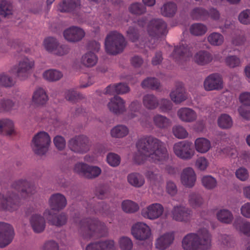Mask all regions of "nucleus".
Listing matches in <instances>:
<instances>
[{"label":"nucleus","instance_id":"1","mask_svg":"<svg viewBox=\"0 0 250 250\" xmlns=\"http://www.w3.org/2000/svg\"><path fill=\"white\" fill-rule=\"evenodd\" d=\"M138 152L133 160L138 164L146 159L158 165L165 163L169 159V153L166 144L159 139L146 135L141 137L136 143Z\"/></svg>","mask_w":250,"mask_h":250},{"label":"nucleus","instance_id":"2","mask_svg":"<svg viewBox=\"0 0 250 250\" xmlns=\"http://www.w3.org/2000/svg\"><path fill=\"white\" fill-rule=\"evenodd\" d=\"M211 240L208 230L203 228L197 233L186 235L182 241V247L185 250H207L211 246Z\"/></svg>","mask_w":250,"mask_h":250},{"label":"nucleus","instance_id":"3","mask_svg":"<svg viewBox=\"0 0 250 250\" xmlns=\"http://www.w3.org/2000/svg\"><path fill=\"white\" fill-rule=\"evenodd\" d=\"M126 45L124 36L116 31L109 32L104 40L105 51L111 55H117L123 51Z\"/></svg>","mask_w":250,"mask_h":250},{"label":"nucleus","instance_id":"4","mask_svg":"<svg viewBox=\"0 0 250 250\" xmlns=\"http://www.w3.org/2000/svg\"><path fill=\"white\" fill-rule=\"evenodd\" d=\"M51 143V137L49 134L45 131H41L33 136L31 146L34 153L42 156L48 152Z\"/></svg>","mask_w":250,"mask_h":250},{"label":"nucleus","instance_id":"5","mask_svg":"<svg viewBox=\"0 0 250 250\" xmlns=\"http://www.w3.org/2000/svg\"><path fill=\"white\" fill-rule=\"evenodd\" d=\"M172 149L176 156L185 161L191 160L195 154L191 143L188 141H180L174 144Z\"/></svg>","mask_w":250,"mask_h":250},{"label":"nucleus","instance_id":"6","mask_svg":"<svg viewBox=\"0 0 250 250\" xmlns=\"http://www.w3.org/2000/svg\"><path fill=\"white\" fill-rule=\"evenodd\" d=\"M35 62L32 58L25 57L18 62L16 69L17 77L21 81L27 79L33 71Z\"/></svg>","mask_w":250,"mask_h":250},{"label":"nucleus","instance_id":"7","mask_svg":"<svg viewBox=\"0 0 250 250\" xmlns=\"http://www.w3.org/2000/svg\"><path fill=\"white\" fill-rule=\"evenodd\" d=\"M20 205L18 196L12 191L6 193H0V210L14 211L16 210Z\"/></svg>","mask_w":250,"mask_h":250},{"label":"nucleus","instance_id":"8","mask_svg":"<svg viewBox=\"0 0 250 250\" xmlns=\"http://www.w3.org/2000/svg\"><path fill=\"white\" fill-rule=\"evenodd\" d=\"M91 145L89 138L83 135L76 136L69 142V147L71 150L79 153H85L89 151Z\"/></svg>","mask_w":250,"mask_h":250},{"label":"nucleus","instance_id":"9","mask_svg":"<svg viewBox=\"0 0 250 250\" xmlns=\"http://www.w3.org/2000/svg\"><path fill=\"white\" fill-rule=\"evenodd\" d=\"M14 236L12 226L5 222H0V248H4L10 244Z\"/></svg>","mask_w":250,"mask_h":250},{"label":"nucleus","instance_id":"10","mask_svg":"<svg viewBox=\"0 0 250 250\" xmlns=\"http://www.w3.org/2000/svg\"><path fill=\"white\" fill-rule=\"evenodd\" d=\"M164 210V207L161 204L153 203L143 208L141 214L145 218L154 220L160 217Z\"/></svg>","mask_w":250,"mask_h":250},{"label":"nucleus","instance_id":"11","mask_svg":"<svg viewBox=\"0 0 250 250\" xmlns=\"http://www.w3.org/2000/svg\"><path fill=\"white\" fill-rule=\"evenodd\" d=\"M223 86L222 77L218 73L210 74L204 82V87L206 91L219 90Z\"/></svg>","mask_w":250,"mask_h":250},{"label":"nucleus","instance_id":"12","mask_svg":"<svg viewBox=\"0 0 250 250\" xmlns=\"http://www.w3.org/2000/svg\"><path fill=\"white\" fill-rule=\"evenodd\" d=\"M63 35L68 42H77L84 37L85 32L83 28L79 26H72L63 31Z\"/></svg>","mask_w":250,"mask_h":250},{"label":"nucleus","instance_id":"13","mask_svg":"<svg viewBox=\"0 0 250 250\" xmlns=\"http://www.w3.org/2000/svg\"><path fill=\"white\" fill-rule=\"evenodd\" d=\"M131 233L135 239L139 240H146L151 235L149 227L142 222L137 223L132 226Z\"/></svg>","mask_w":250,"mask_h":250},{"label":"nucleus","instance_id":"14","mask_svg":"<svg viewBox=\"0 0 250 250\" xmlns=\"http://www.w3.org/2000/svg\"><path fill=\"white\" fill-rule=\"evenodd\" d=\"M191 211L182 205L175 206L171 210V217L178 222H188L191 218Z\"/></svg>","mask_w":250,"mask_h":250},{"label":"nucleus","instance_id":"15","mask_svg":"<svg viewBox=\"0 0 250 250\" xmlns=\"http://www.w3.org/2000/svg\"><path fill=\"white\" fill-rule=\"evenodd\" d=\"M104 224L97 220L92 221L86 226L81 229L83 236L84 238H89L96 233H99L105 229Z\"/></svg>","mask_w":250,"mask_h":250},{"label":"nucleus","instance_id":"16","mask_svg":"<svg viewBox=\"0 0 250 250\" xmlns=\"http://www.w3.org/2000/svg\"><path fill=\"white\" fill-rule=\"evenodd\" d=\"M147 31L150 36L164 35L167 32V26L162 20L153 19L147 25Z\"/></svg>","mask_w":250,"mask_h":250},{"label":"nucleus","instance_id":"17","mask_svg":"<svg viewBox=\"0 0 250 250\" xmlns=\"http://www.w3.org/2000/svg\"><path fill=\"white\" fill-rule=\"evenodd\" d=\"M125 101L121 97L115 96L110 99L107 104L109 110L116 114H121L126 110Z\"/></svg>","mask_w":250,"mask_h":250},{"label":"nucleus","instance_id":"18","mask_svg":"<svg viewBox=\"0 0 250 250\" xmlns=\"http://www.w3.org/2000/svg\"><path fill=\"white\" fill-rule=\"evenodd\" d=\"M180 180L184 186L188 188L193 187L196 181V174L193 168L187 167L183 169L181 173Z\"/></svg>","mask_w":250,"mask_h":250},{"label":"nucleus","instance_id":"19","mask_svg":"<svg viewBox=\"0 0 250 250\" xmlns=\"http://www.w3.org/2000/svg\"><path fill=\"white\" fill-rule=\"evenodd\" d=\"M174 234L173 232H167L161 234L155 243V248L159 250H166L173 243Z\"/></svg>","mask_w":250,"mask_h":250},{"label":"nucleus","instance_id":"20","mask_svg":"<svg viewBox=\"0 0 250 250\" xmlns=\"http://www.w3.org/2000/svg\"><path fill=\"white\" fill-rule=\"evenodd\" d=\"M48 204L51 209L55 211H59L63 209L67 205V201L62 194L55 193L49 198Z\"/></svg>","mask_w":250,"mask_h":250},{"label":"nucleus","instance_id":"21","mask_svg":"<svg viewBox=\"0 0 250 250\" xmlns=\"http://www.w3.org/2000/svg\"><path fill=\"white\" fill-rule=\"evenodd\" d=\"M85 250H116V244L112 239L100 241L89 244Z\"/></svg>","mask_w":250,"mask_h":250},{"label":"nucleus","instance_id":"22","mask_svg":"<svg viewBox=\"0 0 250 250\" xmlns=\"http://www.w3.org/2000/svg\"><path fill=\"white\" fill-rule=\"evenodd\" d=\"M177 117L185 123H192L196 121L197 114L193 109L189 107H181L177 112Z\"/></svg>","mask_w":250,"mask_h":250},{"label":"nucleus","instance_id":"23","mask_svg":"<svg viewBox=\"0 0 250 250\" xmlns=\"http://www.w3.org/2000/svg\"><path fill=\"white\" fill-rule=\"evenodd\" d=\"M171 100L176 104H180L188 98V95L182 84L177 85L169 94Z\"/></svg>","mask_w":250,"mask_h":250},{"label":"nucleus","instance_id":"24","mask_svg":"<svg viewBox=\"0 0 250 250\" xmlns=\"http://www.w3.org/2000/svg\"><path fill=\"white\" fill-rule=\"evenodd\" d=\"M13 187L18 190L21 189V195L25 198L35 193V188L27 181L20 180L16 182Z\"/></svg>","mask_w":250,"mask_h":250},{"label":"nucleus","instance_id":"25","mask_svg":"<svg viewBox=\"0 0 250 250\" xmlns=\"http://www.w3.org/2000/svg\"><path fill=\"white\" fill-rule=\"evenodd\" d=\"M193 51V47L191 45L182 43L175 49L173 55L175 58L186 61L192 56Z\"/></svg>","mask_w":250,"mask_h":250},{"label":"nucleus","instance_id":"26","mask_svg":"<svg viewBox=\"0 0 250 250\" xmlns=\"http://www.w3.org/2000/svg\"><path fill=\"white\" fill-rule=\"evenodd\" d=\"M30 224L34 231L36 233L42 232L45 227V221L44 217L39 214H34L31 216Z\"/></svg>","mask_w":250,"mask_h":250},{"label":"nucleus","instance_id":"27","mask_svg":"<svg viewBox=\"0 0 250 250\" xmlns=\"http://www.w3.org/2000/svg\"><path fill=\"white\" fill-rule=\"evenodd\" d=\"M48 100V97L44 89L37 88L33 93L32 103L36 105H42Z\"/></svg>","mask_w":250,"mask_h":250},{"label":"nucleus","instance_id":"28","mask_svg":"<svg viewBox=\"0 0 250 250\" xmlns=\"http://www.w3.org/2000/svg\"><path fill=\"white\" fill-rule=\"evenodd\" d=\"M195 150L200 154L207 153L211 148L210 141L204 137L197 138L194 142Z\"/></svg>","mask_w":250,"mask_h":250},{"label":"nucleus","instance_id":"29","mask_svg":"<svg viewBox=\"0 0 250 250\" xmlns=\"http://www.w3.org/2000/svg\"><path fill=\"white\" fill-rule=\"evenodd\" d=\"M193 61L200 65H205L213 60L212 55L207 51H199L194 56Z\"/></svg>","mask_w":250,"mask_h":250},{"label":"nucleus","instance_id":"30","mask_svg":"<svg viewBox=\"0 0 250 250\" xmlns=\"http://www.w3.org/2000/svg\"><path fill=\"white\" fill-rule=\"evenodd\" d=\"M13 13L14 8L11 0H0V16L9 18Z\"/></svg>","mask_w":250,"mask_h":250},{"label":"nucleus","instance_id":"31","mask_svg":"<svg viewBox=\"0 0 250 250\" xmlns=\"http://www.w3.org/2000/svg\"><path fill=\"white\" fill-rule=\"evenodd\" d=\"M216 217L219 221L226 224H231L234 219L232 212L226 208L219 209L216 213Z\"/></svg>","mask_w":250,"mask_h":250},{"label":"nucleus","instance_id":"32","mask_svg":"<svg viewBox=\"0 0 250 250\" xmlns=\"http://www.w3.org/2000/svg\"><path fill=\"white\" fill-rule=\"evenodd\" d=\"M127 180L131 186L135 188H140L142 187L145 183L144 176L137 172H133L129 174L127 176Z\"/></svg>","mask_w":250,"mask_h":250},{"label":"nucleus","instance_id":"33","mask_svg":"<svg viewBox=\"0 0 250 250\" xmlns=\"http://www.w3.org/2000/svg\"><path fill=\"white\" fill-rule=\"evenodd\" d=\"M0 132L9 136L15 134L13 122L7 119L0 120Z\"/></svg>","mask_w":250,"mask_h":250},{"label":"nucleus","instance_id":"34","mask_svg":"<svg viewBox=\"0 0 250 250\" xmlns=\"http://www.w3.org/2000/svg\"><path fill=\"white\" fill-rule=\"evenodd\" d=\"M80 6L79 0H63L59 5V10L62 12H70L78 8Z\"/></svg>","mask_w":250,"mask_h":250},{"label":"nucleus","instance_id":"35","mask_svg":"<svg viewBox=\"0 0 250 250\" xmlns=\"http://www.w3.org/2000/svg\"><path fill=\"white\" fill-rule=\"evenodd\" d=\"M153 122L154 125L160 129H166L171 125V120L166 116L160 114H157L153 118Z\"/></svg>","mask_w":250,"mask_h":250},{"label":"nucleus","instance_id":"36","mask_svg":"<svg viewBox=\"0 0 250 250\" xmlns=\"http://www.w3.org/2000/svg\"><path fill=\"white\" fill-rule=\"evenodd\" d=\"M176 4L172 2H165L160 8L161 14L167 17H173L177 12Z\"/></svg>","mask_w":250,"mask_h":250},{"label":"nucleus","instance_id":"37","mask_svg":"<svg viewBox=\"0 0 250 250\" xmlns=\"http://www.w3.org/2000/svg\"><path fill=\"white\" fill-rule=\"evenodd\" d=\"M142 103L144 107L149 110L155 109L159 105L157 98L153 94H146L144 96Z\"/></svg>","mask_w":250,"mask_h":250},{"label":"nucleus","instance_id":"38","mask_svg":"<svg viewBox=\"0 0 250 250\" xmlns=\"http://www.w3.org/2000/svg\"><path fill=\"white\" fill-rule=\"evenodd\" d=\"M98 60V57L94 52L88 51L82 56L81 62L86 67H91L96 64Z\"/></svg>","mask_w":250,"mask_h":250},{"label":"nucleus","instance_id":"39","mask_svg":"<svg viewBox=\"0 0 250 250\" xmlns=\"http://www.w3.org/2000/svg\"><path fill=\"white\" fill-rule=\"evenodd\" d=\"M208 42L212 46H220L223 44L225 39L224 36L219 32H213L207 37Z\"/></svg>","mask_w":250,"mask_h":250},{"label":"nucleus","instance_id":"40","mask_svg":"<svg viewBox=\"0 0 250 250\" xmlns=\"http://www.w3.org/2000/svg\"><path fill=\"white\" fill-rule=\"evenodd\" d=\"M63 76L61 71L54 69H50L44 71L42 77L49 82H55L60 80Z\"/></svg>","mask_w":250,"mask_h":250},{"label":"nucleus","instance_id":"41","mask_svg":"<svg viewBox=\"0 0 250 250\" xmlns=\"http://www.w3.org/2000/svg\"><path fill=\"white\" fill-rule=\"evenodd\" d=\"M44 215L52 225L56 226H62L65 224L67 222V217L64 213H61L50 220L49 216L51 215V210H46L44 212Z\"/></svg>","mask_w":250,"mask_h":250},{"label":"nucleus","instance_id":"42","mask_svg":"<svg viewBox=\"0 0 250 250\" xmlns=\"http://www.w3.org/2000/svg\"><path fill=\"white\" fill-rule=\"evenodd\" d=\"M59 42L58 40L55 38L47 37L42 42V46L47 52L53 54Z\"/></svg>","mask_w":250,"mask_h":250},{"label":"nucleus","instance_id":"43","mask_svg":"<svg viewBox=\"0 0 250 250\" xmlns=\"http://www.w3.org/2000/svg\"><path fill=\"white\" fill-rule=\"evenodd\" d=\"M16 83L15 80L7 72L0 74V87H11Z\"/></svg>","mask_w":250,"mask_h":250},{"label":"nucleus","instance_id":"44","mask_svg":"<svg viewBox=\"0 0 250 250\" xmlns=\"http://www.w3.org/2000/svg\"><path fill=\"white\" fill-rule=\"evenodd\" d=\"M235 229L248 236H250V222L248 221L239 222L235 221L233 223Z\"/></svg>","mask_w":250,"mask_h":250},{"label":"nucleus","instance_id":"45","mask_svg":"<svg viewBox=\"0 0 250 250\" xmlns=\"http://www.w3.org/2000/svg\"><path fill=\"white\" fill-rule=\"evenodd\" d=\"M128 11L134 15H142L146 12V6L140 2H133L129 5L128 8Z\"/></svg>","mask_w":250,"mask_h":250},{"label":"nucleus","instance_id":"46","mask_svg":"<svg viewBox=\"0 0 250 250\" xmlns=\"http://www.w3.org/2000/svg\"><path fill=\"white\" fill-rule=\"evenodd\" d=\"M217 123L218 126L222 129L229 128L233 125L231 117L227 114L221 115L218 118Z\"/></svg>","mask_w":250,"mask_h":250},{"label":"nucleus","instance_id":"47","mask_svg":"<svg viewBox=\"0 0 250 250\" xmlns=\"http://www.w3.org/2000/svg\"><path fill=\"white\" fill-rule=\"evenodd\" d=\"M122 208L125 212L134 213L139 210V206L136 203L129 200H126L122 202Z\"/></svg>","mask_w":250,"mask_h":250},{"label":"nucleus","instance_id":"48","mask_svg":"<svg viewBox=\"0 0 250 250\" xmlns=\"http://www.w3.org/2000/svg\"><path fill=\"white\" fill-rule=\"evenodd\" d=\"M101 173L102 169L100 167L88 165L85 178L93 179L99 176Z\"/></svg>","mask_w":250,"mask_h":250},{"label":"nucleus","instance_id":"49","mask_svg":"<svg viewBox=\"0 0 250 250\" xmlns=\"http://www.w3.org/2000/svg\"><path fill=\"white\" fill-rule=\"evenodd\" d=\"M128 133V128L122 125L115 126L110 131L111 136L114 138H122L126 136Z\"/></svg>","mask_w":250,"mask_h":250},{"label":"nucleus","instance_id":"50","mask_svg":"<svg viewBox=\"0 0 250 250\" xmlns=\"http://www.w3.org/2000/svg\"><path fill=\"white\" fill-rule=\"evenodd\" d=\"M188 202L190 206L193 208H200L204 203L202 197L200 195L195 193L189 195Z\"/></svg>","mask_w":250,"mask_h":250},{"label":"nucleus","instance_id":"51","mask_svg":"<svg viewBox=\"0 0 250 250\" xmlns=\"http://www.w3.org/2000/svg\"><path fill=\"white\" fill-rule=\"evenodd\" d=\"M190 32L194 36H202L207 31V27L202 23H194L191 25Z\"/></svg>","mask_w":250,"mask_h":250},{"label":"nucleus","instance_id":"52","mask_svg":"<svg viewBox=\"0 0 250 250\" xmlns=\"http://www.w3.org/2000/svg\"><path fill=\"white\" fill-rule=\"evenodd\" d=\"M209 165V161L205 156L199 157L195 161V168L200 171H206Z\"/></svg>","mask_w":250,"mask_h":250},{"label":"nucleus","instance_id":"53","mask_svg":"<svg viewBox=\"0 0 250 250\" xmlns=\"http://www.w3.org/2000/svg\"><path fill=\"white\" fill-rule=\"evenodd\" d=\"M141 108V104L139 101L132 102L128 106L129 118H134L138 116L140 114Z\"/></svg>","mask_w":250,"mask_h":250},{"label":"nucleus","instance_id":"54","mask_svg":"<svg viewBox=\"0 0 250 250\" xmlns=\"http://www.w3.org/2000/svg\"><path fill=\"white\" fill-rule=\"evenodd\" d=\"M172 133L174 136L179 139L187 138L188 136V133L186 128L180 125H174L172 127Z\"/></svg>","mask_w":250,"mask_h":250},{"label":"nucleus","instance_id":"55","mask_svg":"<svg viewBox=\"0 0 250 250\" xmlns=\"http://www.w3.org/2000/svg\"><path fill=\"white\" fill-rule=\"evenodd\" d=\"M65 99L71 103H75L83 98V96L73 89L66 90L64 92Z\"/></svg>","mask_w":250,"mask_h":250},{"label":"nucleus","instance_id":"56","mask_svg":"<svg viewBox=\"0 0 250 250\" xmlns=\"http://www.w3.org/2000/svg\"><path fill=\"white\" fill-rule=\"evenodd\" d=\"M201 182L203 186L207 189H211L217 186L216 179L210 175H206L202 178Z\"/></svg>","mask_w":250,"mask_h":250},{"label":"nucleus","instance_id":"57","mask_svg":"<svg viewBox=\"0 0 250 250\" xmlns=\"http://www.w3.org/2000/svg\"><path fill=\"white\" fill-rule=\"evenodd\" d=\"M118 245L121 250H131L133 242L130 238L122 236L118 240Z\"/></svg>","mask_w":250,"mask_h":250},{"label":"nucleus","instance_id":"58","mask_svg":"<svg viewBox=\"0 0 250 250\" xmlns=\"http://www.w3.org/2000/svg\"><path fill=\"white\" fill-rule=\"evenodd\" d=\"M141 85L143 88H149L152 89H158L160 86V83L154 78H148L144 80Z\"/></svg>","mask_w":250,"mask_h":250},{"label":"nucleus","instance_id":"59","mask_svg":"<svg viewBox=\"0 0 250 250\" xmlns=\"http://www.w3.org/2000/svg\"><path fill=\"white\" fill-rule=\"evenodd\" d=\"M225 62L227 66L230 68H234L241 65V61L239 58L235 55H229L225 59Z\"/></svg>","mask_w":250,"mask_h":250},{"label":"nucleus","instance_id":"60","mask_svg":"<svg viewBox=\"0 0 250 250\" xmlns=\"http://www.w3.org/2000/svg\"><path fill=\"white\" fill-rule=\"evenodd\" d=\"M88 164L79 162L75 164L73 167V171L78 175L85 178Z\"/></svg>","mask_w":250,"mask_h":250},{"label":"nucleus","instance_id":"61","mask_svg":"<svg viewBox=\"0 0 250 250\" xmlns=\"http://www.w3.org/2000/svg\"><path fill=\"white\" fill-rule=\"evenodd\" d=\"M107 163L112 167L118 166L121 162V158L118 154L110 152L106 156Z\"/></svg>","mask_w":250,"mask_h":250},{"label":"nucleus","instance_id":"62","mask_svg":"<svg viewBox=\"0 0 250 250\" xmlns=\"http://www.w3.org/2000/svg\"><path fill=\"white\" fill-rule=\"evenodd\" d=\"M236 178L240 181L245 182L249 178V173L248 169L244 167H240L237 169L235 172Z\"/></svg>","mask_w":250,"mask_h":250},{"label":"nucleus","instance_id":"63","mask_svg":"<svg viewBox=\"0 0 250 250\" xmlns=\"http://www.w3.org/2000/svg\"><path fill=\"white\" fill-rule=\"evenodd\" d=\"M53 54L58 56H63L69 53L70 48L68 46L61 44L59 42Z\"/></svg>","mask_w":250,"mask_h":250},{"label":"nucleus","instance_id":"64","mask_svg":"<svg viewBox=\"0 0 250 250\" xmlns=\"http://www.w3.org/2000/svg\"><path fill=\"white\" fill-rule=\"evenodd\" d=\"M238 20L243 24H250V9H246L241 12L238 15Z\"/></svg>","mask_w":250,"mask_h":250}]
</instances>
